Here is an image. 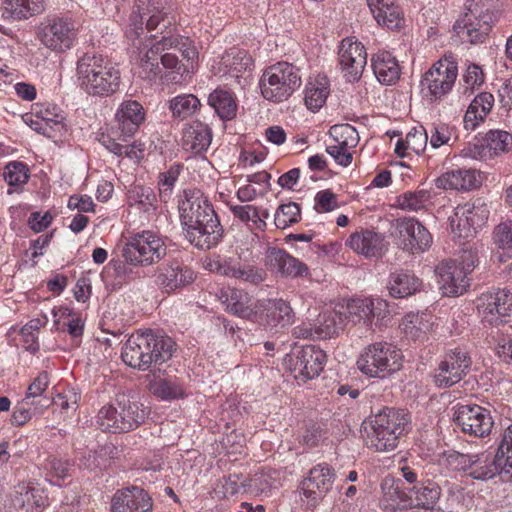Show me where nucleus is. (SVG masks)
<instances>
[{
	"label": "nucleus",
	"instance_id": "nucleus-1",
	"mask_svg": "<svg viewBox=\"0 0 512 512\" xmlns=\"http://www.w3.org/2000/svg\"><path fill=\"white\" fill-rule=\"evenodd\" d=\"M175 351V342L166 335L147 330L132 334L121 352L125 364L139 370H147L152 363L168 361Z\"/></svg>",
	"mask_w": 512,
	"mask_h": 512
},
{
	"label": "nucleus",
	"instance_id": "nucleus-2",
	"mask_svg": "<svg viewBox=\"0 0 512 512\" xmlns=\"http://www.w3.org/2000/svg\"><path fill=\"white\" fill-rule=\"evenodd\" d=\"M501 0H466L463 15L453 29L457 36L471 44L482 43L498 21Z\"/></svg>",
	"mask_w": 512,
	"mask_h": 512
},
{
	"label": "nucleus",
	"instance_id": "nucleus-3",
	"mask_svg": "<svg viewBox=\"0 0 512 512\" xmlns=\"http://www.w3.org/2000/svg\"><path fill=\"white\" fill-rule=\"evenodd\" d=\"M77 78L88 94L110 96L120 85V72L102 55L86 53L77 62Z\"/></svg>",
	"mask_w": 512,
	"mask_h": 512
},
{
	"label": "nucleus",
	"instance_id": "nucleus-4",
	"mask_svg": "<svg viewBox=\"0 0 512 512\" xmlns=\"http://www.w3.org/2000/svg\"><path fill=\"white\" fill-rule=\"evenodd\" d=\"M147 413L142 404L126 394H118L114 402L103 406L96 416V425L103 432L127 433L144 423Z\"/></svg>",
	"mask_w": 512,
	"mask_h": 512
},
{
	"label": "nucleus",
	"instance_id": "nucleus-5",
	"mask_svg": "<svg viewBox=\"0 0 512 512\" xmlns=\"http://www.w3.org/2000/svg\"><path fill=\"white\" fill-rule=\"evenodd\" d=\"M408 423L409 415L404 410L383 408L370 419V431H367L370 446L380 452L394 450Z\"/></svg>",
	"mask_w": 512,
	"mask_h": 512
},
{
	"label": "nucleus",
	"instance_id": "nucleus-6",
	"mask_svg": "<svg viewBox=\"0 0 512 512\" xmlns=\"http://www.w3.org/2000/svg\"><path fill=\"white\" fill-rule=\"evenodd\" d=\"M300 85L299 69L287 62L268 67L260 79L262 96L274 103L287 100Z\"/></svg>",
	"mask_w": 512,
	"mask_h": 512
},
{
	"label": "nucleus",
	"instance_id": "nucleus-7",
	"mask_svg": "<svg viewBox=\"0 0 512 512\" xmlns=\"http://www.w3.org/2000/svg\"><path fill=\"white\" fill-rule=\"evenodd\" d=\"M161 34L162 36L160 38L153 36L155 42L141 59L140 67L142 71L140 74L145 79L153 80L160 75L162 67L160 66L161 61L159 55L165 50H178L187 60H192L197 57V51L195 47L192 46L189 38L173 34L171 30L163 31Z\"/></svg>",
	"mask_w": 512,
	"mask_h": 512
},
{
	"label": "nucleus",
	"instance_id": "nucleus-8",
	"mask_svg": "<svg viewBox=\"0 0 512 512\" xmlns=\"http://www.w3.org/2000/svg\"><path fill=\"white\" fill-rule=\"evenodd\" d=\"M357 366L362 373L370 377L384 378L400 370L402 353L390 343L376 342L361 352Z\"/></svg>",
	"mask_w": 512,
	"mask_h": 512
},
{
	"label": "nucleus",
	"instance_id": "nucleus-9",
	"mask_svg": "<svg viewBox=\"0 0 512 512\" xmlns=\"http://www.w3.org/2000/svg\"><path fill=\"white\" fill-rule=\"evenodd\" d=\"M166 253L163 239L151 231L136 234L123 249V257L128 263L141 266L159 262Z\"/></svg>",
	"mask_w": 512,
	"mask_h": 512
},
{
	"label": "nucleus",
	"instance_id": "nucleus-10",
	"mask_svg": "<svg viewBox=\"0 0 512 512\" xmlns=\"http://www.w3.org/2000/svg\"><path fill=\"white\" fill-rule=\"evenodd\" d=\"M458 75L453 55H445L424 74L421 80L422 93L430 100L441 99L448 94Z\"/></svg>",
	"mask_w": 512,
	"mask_h": 512
},
{
	"label": "nucleus",
	"instance_id": "nucleus-11",
	"mask_svg": "<svg viewBox=\"0 0 512 512\" xmlns=\"http://www.w3.org/2000/svg\"><path fill=\"white\" fill-rule=\"evenodd\" d=\"M482 321L493 326L508 322L512 316V292L506 288L492 289L477 299Z\"/></svg>",
	"mask_w": 512,
	"mask_h": 512
},
{
	"label": "nucleus",
	"instance_id": "nucleus-12",
	"mask_svg": "<svg viewBox=\"0 0 512 512\" xmlns=\"http://www.w3.org/2000/svg\"><path fill=\"white\" fill-rule=\"evenodd\" d=\"M397 245L409 253H422L430 248L432 236L416 218L403 217L395 220Z\"/></svg>",
	"mask_w": 512,
	"mask_h": 512
},
{
	"label": "nucleus",
	"instance_id": "nucleus-13",
	"mask_svg": "<svg viewBox=\"0 0 512 512\" xmlns=\"http://www.w3.org/2000/svg\"><path fill=\"white\" fill-rule=\"evenodd\" d=\"M254 320L266 329L278 332L294 323L295 312L290 303L282 298L266 299L256 305Z\"/></svg>",
	"mask_w": 512,
	"mask_h": 512
},
{
	"label": "nucleus",
	"instance_id": "nucleus-14",
	"mask_svg": "<svg viewBox=\"0 0 512 512\" xmlns=\"http://www.w3.org/2000/svg\"><path fill=\"white\" fill-rule=\"evenodd\" d=\"M453 420L463 433L473 437L489 435L494 425L490 411L479 405H460Z\"/></svg>",
	"mask_w": 512,
	"mask_h": 512
},
{
	"label": "nucleus",
	"instance_id": "nucleus-15",
	"mask_svg": "<svg viewBox=\"0 0 512 512\" xmlns=\"http://www.w3.org/2000/svg\"><path fill=\"white\" fill-rule=\"evenodd\" d=\"M471 358L462 348L447 352L434 374V382L438 387H451L460 382L471 366Z\"/></svg>",
	"mask_w": 512,
	"mask_h": 512
},
{
	"label": "nucleus",
	"instance_id": "nucleus-16",
	"mask_svg": "<svg viewBox=\"0 0 512 512\" xmlns=\"http://www.w3.org/2000/svg\"><path fill=\"white\" fill-rule=\"evenodd\" d=\"M77 34L75 22L70 18L53 17L43 25L40 38L42 43L54 50L63 52L71 48Z\"/></svg>",
	"mask_w": 512,
	"mask_h": 512
},
{
	"label": "nucleus",
	"instance_id": "nucleus-17",
	"mask_svg": "<svg viewBox=\"0 0 512 512\" xmlns=\"http://www.w3.org/2000/svg\"><path fill=\"white\" fill-rule=\"evenodd\" d=\"M329 135L335 142L326 147V152L338 165L347 167L352 163L351 152L359 143V134L355 127L348 123L336 124L330 127Z\"/></svg>",
	"mask_w": 512,
	"mask_h": 512
},
{
	"label": "nucleus",
	"instance_id": "nucleus-18",
	"mask_svg": "<svg viewBox=\"0 0 512 512\" xmlns=\"http://www.w3.org/2000/svg\"><path fill=\"white\" fill-rule=\"evenodd\" d=\"M338 61L346 80L349 82L358 81L367 64L365 47L353 38L343 39L338 49Z\"/></svg>",
	"mask_w": 512,
	"mask_h": 512
},
{
	"label": "nucleus",
	"instance_id": "nucleus-19",
	"mask_svg": "<svg viewBox=\"0 0 512 512\" xmlns=\"http://www.w3.org/2000/svg\"><path fill=\"white\" fill-rule=\"evenodd\" d=\"M488 216V210L474 203H466L455 208L453 215L449 217L451 231L459 238L473 236Z\"/></svg>",
	"mask_w": 512,
	"mask_h": 512
},
{
	"label": "nucleus",
	"instance_id": "nucleus-20",
	"mask_svg": "<svg viewBox=\"0 0 512 512\" xmlns=\"http://www.w3.org/2000/svg\"><path fill=\"white\" fill-rule=\"evenodd\" d=\"M326 353L317 346L306 345L295 353L292 372L295 379L306 382L318 377L326 364Z\"/></svg>",
	"mask_w": 512,
	"mask_h": 512
},
{
	"label": "nucleus",
	"instance_id": "nucleus-21",
	"mask_svg": "<svg viewBox=\"0 0 512 512\" xmlns=\"http://www.w3.org/2000/svg\"><path fill=\"white\" fill-rule=\"evenodd\" d=\"M440 289L444 295L459 296L467 291L470 279L456 259H446L435 267Z\"/></svg>",
	"mask_w": 512,
	"mask_h": 512
},
{
	"label": "nucleus",
	"instance_id": "nucleus-22",
	"mask_svg": "<svg viewBox=\"0 0 512 512\" xmlns=\"http://www.w3.org/2000/svg\"><path fill=\"white\" fill-rule=\"evenodd\" d=\"M145 120L143 106L136 100L123 101L115 114L113 134L127 142L140 128Z\"/></svg>",
	"mask_w": 512,
	"mask_h": 512
},
{
	"label": "nucleus",
	"instance_id": "nucleus-23",
	"mask_svg": "<svg viewBox=\"0 0 512 512\" xmlns=\"http://www.w3.org/2000/svg\"><path fill=\"white\" fill-rule=\"evenodd\" d=\"M335 477V470L327 463L315 465L301 483L303 494L312 501L321 500L332 489Z\"/></svg>",
	"mask_w": 512,
	"mask_h": 512
},
{
	"label": "nucleus",
	"instance_id": "nucleus-24",
	"mask_svg": "<svg viewBox=\"0 0 512 512\" xmlns=\"http://www.w3.org/2000/svg\"><path fill=\"white\" fill-rule=\"evenodd\" d=\"M152 499L141 487L118 489L111 499V512H151Z\"/></svg>",
	"mask_w": 512,
	"mask_h": 512
},
{
	"label": "nucleus",
	"instance_id": "nucleus-25",
	"mask_svg": "<svg viewBox=\"0 0 512 512\" xmlns=\"http://www.w3.org/2000/svg\"><path fill=\"white\" fill-rule=\"evenodd\" d=\"M180 224H188L200 217L206 219L216 214L211 203L199 190H184L178 201Z\"/></svg>",
	"mask_w": 512,
	"mask_h": 512
},
{
	"label": "nucleus",
	"instance_id": "nucleus-26",
	"mask_svg": "<svg viewBox=\"0 0 512 512\" xmlns=\"http://www.w3.org/2000/svg\"><path fill=\"white\" fill-rule=\"evenodd\" d=\"M504 462L496 453L481 452L473 454L472 465L469 469L468 476L475 480L487 481L500 475L504 480H511L508 467H504Z\"/></svg>",
	"mask_w": 512,
	"mask_h": 512
},
{
	"label": "nucleus",
	"instance_id": "nucleus-27",
	"mask_svg": "<svg viewBox=\"0 0 512 512\" xmlns=\"http://www.w3.org/2000/svg\"><path fill=\"white\" fill-rule=\"evenodd\" d=\"M194 280L195 273L192 269L178 261H173L159 269L155 281L163 292L170 294L190 285Z\"/></svg>",
	"mask_w": 512,
	"mask_h": 512
},
{
	"label": "nucleus",
	"instance_id": "nucleus-28",
	"mask_svg": "<svg viewBox=\"0 0 512 512\" xmlns=\"http://www.w3.org/2000/svg\"><path fill=\"white\" fill-rule=\"evenodd\" d=\"M266 263L271 271L283 277L297 278L309 275L307 265L283 249H269L266 255Z\"/></svg>",
	"mask_w": 512,
	"mask_h": 512
},
{
	"label": "nucleus",
	"instance_id": "nucleus-29",
	"mask_svg": "<svg viewBox=\"0 0 512 512\" xmlns=\"http://www.w3.org/2000/svg\"><path fill=\"white\" fill-rule=\"evenodd\" d=\"M347 245L367 258H377L385 253L388 243L383 234L366 229L353 233L347 240Z\"/></svg>",
	"mask_w": 512,
	"mask_h": 512
},
{
	"label": "nucleus",
	"instance_id": "nucleus-30",
	"mask_svg": "<svg viewBox=\"0 0 512 512\" xmlns=\"http://www.w3.org/2000/svg\"><path fill=\"white\" fill-rule=\"evenodd\" d=\"M223 235L224 229L217 214H214L206 218L202 227L192 231V236L187 235V240L197 249L210 250L220 243Z\"/></svg>",
	"mask_w": 512,
	"mask_h": 512
},
{
	"label": "nucleus",
	"instance_id": "nucleus-31",
	"mask_svg": "<svg viewBox=\"0 0 512 512\" xmlns=\"http://www.w3.org/2000/svg\"><path fill=\"white\" fill-rule=\"evenodd\" d=\"M379 25L390 30L399 29L404 24L403 11L396 0H366Z\"/></svg>",
	"mask_w": 512,
	"mask_h": 512
},
{
	"label": "nucleus",
	"instance_id": "nucleus-32",
	"mask_svg": "<svg viewBox=\"0 0 512 512\" xmlns=\"http://www.w3.org/2000/svg\"><path fill=\"white\" fill-rule=\"evenodd\" d=\"M212 141L210 127L202 122L194 121L182 131V147L186 151L199 154L208 149Z\"/></svg>",
	"mask_w": 512,
	"mask_h": 512
},
{
	"label": "nucleus",
	"instance_id": "nucleus-33",
	"mask_svg": "<svg viewBox=\"0 0 512 512\" xmlns=\"http://www.w3.org/2000/svg\"><path fill=\"white\" fill-rule=\"evenodd\" d=\"M479 179L476 170L458 168L442 174L436 179V186L442 189L468 191L478 186Z\"/></svg>",
	"mask_w": 512,
	"mask_h": 512
},
{
	"label": "nucleus",
	"instance_id": "nucleus-34",
	"mask_svg": "<svg viewBox=\"0 0 512 512\" xmlns=\"http://www.w3.org/2000/svg\"><path fill=\"white\" fill-rule=\"evenodd\" d=\"M371 66L377 80L384 85H393L400 77L397 59L388 51H380L372 56Z\"/></svg>",
	"mask_w": 512,
	"mask_h": 512
},
{
	"label": "nucleus",
	"instance_id": "nucleus-35",
	"mask_svg": "<svg viewBox=\"0 0 512 512\" xmlns=\"http://www.w3.org/2000/svg\"><path fill=\"white\" fill-rule=\"evenodd\" d=\"M219 298L229 313L242 318H254L251 297L245 291L228 287L221 290Z\"/></svg>",
	"mask_w": 512,
	"mask_h": 512
},
{
	"label": "nucleus",
	"instance_id": "nucleus-36",
	"mask_svg": "<svg viewBox=\"0 0 512 512\" xmlns=\"http://www.w3.org/2000/svg\"><path fill=\"white\" fill-rule=\"evenodd\" d=\"M422 281L411 271L398 270L390 274L388 289L392 297L404 298L420 291Z\"/></svg>",
	"mask_w": 512,
	"mask_h": 512
},
{
	"label": "nucleus",
	"instance_id": "nucleus-37",
	"mask_svg": "<svg viewBox=\"0 0 512 512\" xmlns=\"http://www.w3.org/2000/svg\"><path fill=\"white\" fill-rule=\"evenodd\" d=\"M45 9V0H4V19L23 20L40 14Z\"/></svg>",
	"mask_w": 512,
	"mask_h": 512
},
{
	"label": "nucleus",
	"instance_id": "nucleus-38",
	"mask_svg": "<svg viewBox=\"0 0 512 512\" xmlns=\"http://www.w3.org/2000/svg\"><path fill=\"white\" fill-rule=\"evenodd\" d=\"M434 325L433 316L428 313H409L402 323V330L408 339L423 341Z\"/></svg>",
	"mask_w": 512,
	"mask_h": 512
},
{
	"label": "nucleus",
	"instance_id": "nucleus-39",
	"mask_svg": "<svg viewBox=\"0 0 512 512\" xmlns=\"http://www.w3.org/2000/svg\"><path fill=\"white\" fill-rule=\"evenodd\" d=\"M381 487L383 496L380 499V508L386 512H394L411 500V496L404 491L401 480H385Z\"/></svg>",
	"mask_w": 512,
	"mask_h": 512
},
{
	"label": "nucleus",
	"instance_id": "nucleus-40",
	"mask_svg": "<svg viewBox=\"0 0 512 512\" xmlns=\"http://www.w3.org/2000/svg\"><path fill=\"white\" fill-rule=\"evenodd\" d=\"M150 391L161 400L173 401L185 397L183 381L176 376L157 377L150 382Z\"/></svg>",
	"mask_w": 512,
	"mask_h": 512
},
{
	"label": "nucleus",
	"instance_id": "nucleus-41",
	"mask_svg": "<svg viewBox=\"0 0 512 512\" xmlns=\"http://www.w3.org/2000/svg\"><path fill=\"white\" fill-rule=\"evenodd\" d=\"M494 105V96L488 92L478 94L470 103L465 116L464 126L467 130H474L479 122L483 121Z\"/></svg>",
	"mask_w": 512,
	"mask_h": 512
},
{
	"label": "nucleus",
	"instance_id": "nucleus-42",
	"mask_svg": "<svg viewBox=\"0 0 512 512\" xmlns=\"http://www.w3.org/2000/svg\"><path fill=\"white\" fill-rule=\"evenodd\" d=\"M16 502L25 512H41L48 503L44 490L31 484H22L17 491Z\"/></svg>",
	"mask_w": 512,
	"mask_h": 512
},
{
	"label": "nucleus",
	"instance_id": "nucleus-43",
	"mask_svg": "<svg viewBox=\"0 0 512 512\" xmlns=\"http://www.w3.org/2000/svg\"><path fill=\"white\" fill-rule=\"evenodd\" d=\"M329 92L328 78L324 75H318L306 85L305 105L313 112L318 111L325 104Z\"/></svg>",
	"mask_w": 512,
	"mask_h": 512
},
{
	"label": "nucleus",
	"instance_id": "nucleus-44",
	"mask_svg": "<svg viewBox=\"0 0 512 512\" xmlns=\"http://www.w3.org/2000/svg\"><path fill=\"white\" fill-rule=\"evenodd\" d=\"M344 330V318L336 311H326L319 315L314 325V334L317 339L332 338Z\"/></svg>",
	"mask_w": 512,
	"mask_h": 512
},
{
	"label": "nucleus",
	"instance_id": "nucleus-45",
	"mask_svg": "<svg viewBox=\"0 0 512 512\" xmlns=\"http://www.w3.org/2000/svg\"><path fill=\"white\" fill-rule=\"evenodd\" d=\"M221 65L231 77L239 78L242 73L251 70L253 60L246 51L232 48L222 57Z\"/></svg>",
	"mask_w": 512,
	"mask_h": 512
},
{
	"label": "nucleus",
	"instance_id": "nucleus-46",
	"mask_svg": "<svg viewBox=\"0 0 512 512\" xmlns=\"http://www.w3.org/2000/svg\"><path fill=\"white\" fill-rule=\"evenodd\" d=\"M127 199L130 206H137L145 213L156 212L157 196L151 187L134 185L128 190Z\"/></svg>",
	"mask_w": 512,
	"mask_h": 512
},
{
	"label": "nucleus",
	"instance_id": "nucleus-47",
	"mask_svg": "<svg viewBox=\"0 0 512 512\" xmlns=\"http://www.w3.org/2000/svg\"><path fill=\"white\" fill-rule=\"evenodd\" d=\"M411 499L414 496L415 505L422 508H432L440 497L441 489L436 482L422 481L409 489Z\"/></svg>",
	"mask_w": 512,
	"mask_h": 512
},
{
	"label": "nucleus",
	"instance_id": "nucleus-48",
	"mask_svg": "<svg viewBox=\"0 0 512 512\" xmlns=\"http://www.w3.org/2000/svg\"><path fill=\"white\" fill-rule=\"evenodd\" d=\"M51 405L49 398H41L38 402H29L25 399L19 401L12 412L10 423L13 426H23L28 423L35 411H42Z\"/></svg>",
	"mask_w": 512,
	"mask_h": 512
},
{
	"label": "nucleus",
	"instance_id": "nucleus-49",
	"mask_svg": "<svg viewBox=\"0 0 512 512\" xmlns=\"http://www.w3.org/2000/svg\"><path fill=\"white\" fill-rule=\"evenodd\" d=\"M3 177L11 187L8 189V194H12L21 191L22 186L30 178V170L23 162L11 161L4 167Z\"/></svg>",
	"mask_w": 512,
	"mask_h": 512
},
{
	"label": "nucleus",
	"instance_id": "nucleus-50",
	"mask_svg": "<svg viewBox=\"0 0 512 512\" xmlns=\"http://www.w3.org/2000/svg\"><path fill=\"white\" fill-rule=\"evenodd\" d=\"M208 102L223 120H230L236 115L237 105L228 91L216 89L209 95Z\"/></svg>",
	"mask_w": 512,
	"mask_h": 512
},
{
	"label": "nucleus",
	"instance_id": "nucleus-51",
	"mask_svg": "<svg viewBox=\"0 0 512 512\" xmlns=\"http://www.w3.org/2000/svg\"><path fill=\"white\" fill-rule=\"evenodd\" d=\"M370 298H356L347 303V318L354 324L362 323L365 328L371 327Z\"/></svg>",
	"mask_w": 512,
	"mask_h": 512
},
{
	"label": "nucleus",
	"instance_id": "nucleus-52",
	"mask_svg": "<svg viewBox=\"0 0 512 512\" xmlns=\"http://www.w3.org/2000/svg\"><path fill=\"white\" fill-rule=\"evenodd\" d=\"M200 106L199 99L193 94L178 95L169 101L173 116L181 119L192 116Z\"/></svg>",
	"mask_w": 512,
	"mask_h": 512
},
{
	"label": "nucleus",
	"instance_id": "nucleus-53",
	"mask_svg": "<svg viewBox=\"0 0 512 512\" xmlns=\"http://www.w3.org/2000/svg\"><path fill=\"white\" fill-rule=\"evenodd\" d=\"M120 140L118 137H103L102 143L103 145L112 153L117 156H126L130 159H140L143 157V147L142 144H137L133 142L131 144H122L119 143Z\"/></svg>",
	"mask_w": 512,
	"mask_h": 512
},
{
	"label": "nucleus",
	"instance_id": "nucleus-54",
	"mask_svg": "<svg viewBox=\"0 0 512 512\" xmlns=\"http://www.w3.org/2000/svg\"><path fill=\"white\" fill-rule=\"evenodd\" d=\"M301 219L300 206L295 202L280 205L274 216V223L277 228L285 229Z\"/></svg>",
	"mask_w": 512,
	"mask_h": 512
},
{
	"label": "nucleus",
	"instance_id": "nucleus-55",
	"mask_svg": "<svg viewBox=\"0 0 512 512\" xmlns=\"http://www.w3.org/2000/svg\"><path fill=\"white\" fill-rule=\"evenodd\" d=\"M484 142L489 151L495 155L512 149V135L504 130H490Z\"/></svg>",
	"mask_w": 512,
	"mask_h": 512
},
{
	"label": "nucleus",
	"instance_id": "nucleus-56",
	"mask_svg": "<svg viewBox=\"0 0 512 512\" xmlns=\"http://www.w3.org/2000/svg\"><path fill=\"white\" fill-rule=\"evenodd\" d=\"M34 116L42 119L50 128L60 131L63 128L64 117L58 106L54 104H37L34 108Z\"/></svg>",
	"mask_w": 512,
	"mask_h": 512
},
{
	"label": "nucleus",
	"instance_id": "nucleus-57",
	"mask_svg": "<svg viewBox=\"0 0 512 512\" xmlns=\"http://www.w3.org/2000/svg\"><path fill=\"white\" fill-rule=\"evenodd\" d=\"M230 210L235 218H238L241 222L249 224L250 222L257 229L264 230L266 222L260 219V209L253 205H234L230 207Z\"/></svg>",
	"mask_w": 512,
	"mask_h": 512
},
{
	"label": "nucleus",
	"instance_id": "nucleus-58",
	"mask_svg": "<svg viewBox=\"0 0 512 512\" xmlns=\"http://www.w3.org/2000/svg\"><path fill=\"white\" fill-rule=\"evenodd\" d=\"M430 201V193L426 190L406 192L398 198V205L402 210L418 211L425 208Z\"/></svg>",
	"mask_w": 512,
	"mask_h": 512
},
{
	"label": "nucleus",
	"instance_id": "nucleus-59",
	"mask_svg": "<svg viewBox=\"0 0 512 512\" xmlns=\"http://www.w3.org/2000/svg\"><path fill=\"white\" fill-rule=\"evenodd\" d=\"M181 169V164H174L167 171L159 174L158 186L161 200L166 202L170 198Z\"/></svg>",
	"mask_w": 512,
	"mask_h": 512
},
{
	"label": "nucleus",
	"instance_id": "nucleus-60",
	"mask_svg": "<svg viewBox=\"0 0 512 512\" xmlns=\"http://www.w3.org/2000/svg\"><path fill=\"white\" fill-rule=\"evenodd\" d=\"M246 486L245 481H240L239 475L232 474L219 479L214 490L221 497L229 498L239 493Z\"/></svg>",
	"mask_w": 512,
	"mask_h": 512
},
{
	"label": "nucleus",
	"instance_id": "nucleus-61",
	"mask_svg": "<svg viewBox=\"0 0 512 512\" xmlns=\"http://www.w3.org/2000/svg\"><path fill=\"white\" fill-rule=\"evenodd\" d=\"M428 142V132L423 126L412 128L406 135L405 145L416 154L425 151Z\"/></svg>",
	"mask_w": 512,
	"mask_h": 512
},
{
	"label": "nucleus",
	"instance_id": "nucleus-62",
	"mask_svg": "<svg viewBox=\"0 0 512 512\" xmlns=\"http://www.w3.org/2000/svg\"><path fill=\"white\" fill-rule=\"evenodd\" d=\"M446 465L454 471L469 472L472 465L473 454H464L455 450L444 453Z\"/></svg>",
	"mask_w": 512,
	"mask_h": 512
},
{
	"label": "nucleus",
	"instance_id": "nucleus-63",
	"mask_svg": "<svg viewBox=\"0 0 512 512\" xmlns=\"http://www.w3.org/2000/svg\"><path fill=\"white\" fill-rule=\"evenodd\" d=\"M493 240L500 248L512 249V220L501 222L495 227Z\"/></svg>",
	"mask_w": 512,
	"mask_h": 512
},
{
	"label": "nucleus",
	"instance_id": "nucleus-64",
	"mask_svg": "<svg viewBox=\"0 0 512 512\" xmlns=\"http://www.w3.org/2000/svg\"><path fill=\"white\" fill-rule=\"evenodd\" d=\"M508 467L509 476H512V424L507 427L503 439L496 452Z\"/></svg>",
	"mask_w": 512,
	"mask_h": 512
}]
</instances>
